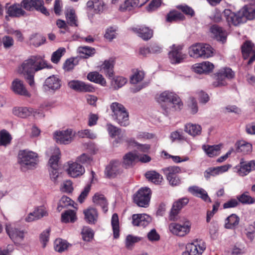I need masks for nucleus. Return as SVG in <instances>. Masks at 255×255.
I'll list each match as a JSON object with an SVG mask.
<instances>
[{
    "label": "nucleus",
    "instance_id": "nucleus-17",
    "mask_svg": "<svg viewBox=\"0 0 255 255\" xmlns=\"http://www.w3.org/2000/svg\"><path fill=\"white\" fill-rule=\"evenodd\" d=\"M212 36L217 41L224 43L227 39V32L222 27L217 24L212 25L210 28Z\"/></svg>",
    "mask_w": 255,
    "mask_h": 255
},
{
    "label": "nucleus",
    "instance_id": "nucleus-63",
    "mask_svg": "<svg viewBox=\"0 0 255 255\" xmlns=\"http://www.w3.org/2000/svg\"><path fill=\"white\" fill-rule=\"evenodd\" d=\"M177 8L181 10L184 14L189 15L191 17L193 16L195 14L194 10L188 5H178Z\"/></svg>",
    "mask_w": 255,
    "mask_h": 255
},
{
    "label": "nucleus",
    "instance_id": "nucleus-45",
    "mask_svg": "<svg viewBox=\"0 0 255 255\" xmlns=\"http://www.w3.org/2000/svg\"><path fill=\"white\" fill-rule=\"evenodd\" d=\"M201 49V43H197L192 45L189 48L188 53L189 55L193 58H200Z\"/></svg>",
    "mask_w": 255,
    "mask_h": 255
},
{
    "label": "nucleus",
    "instance_id": "nucleus-25",
    "mask_svg": "<svg viewBox=\"0 0 255 255\" xmlns=\"http://www.w3.org/2000/svg\"><path fill=\"white\" fill-rule=\"evenodd\" d=\"M22 8L21 1L20 3H14L10 5L7 10V14L10 17H19L24 16L26 12Z\"/></svg>",
    "mask_w": 255,
    "mask_h": 255
},
{
    "label": "nucleus",
    "instance_id": "nucleus-7",
    "mask_svg": "<svg viewBox=\"0 0 255 255\" xmlns=\"http://www.w3.org/2000/svg\"><path fill=\"white\" fill-rule=\"evenodd\" d=\"M75 133L72 129L56 131L54 133V138L56 142L67 144L72 141Z\"/></svg>",
    "mask_w": 255,
    "mask_h": 255
},
{
    "label": "nucleus",
    "instance_id": "nucleus-22",
    "mask_svg": "<svg viewBox=\"0 0 255 255\" xmlns=\"http://www.w3.org/2000/svg\"><path fill=\"white\" fill-rule=\"evenodd\" d=\"M115 64L114 59L111 58L105 60L101 65V70L109 78H113L114 75V68Z\"/></svg>",
    "mask_w": 255,
    "mask_h": 255
},
{
    "label": "nucleus",
    "instance_id": "nucleus-51",
    "mask_svg": "<svg viewBox=\"0 0 255 255\" xmlns=\"http://www.w3.org/2000/svg\"><path fill=\"white\" fill-rule=\"evenodd\" d=\"M144 77V73L137 69L133 71V74L130 77V82L132 84H137L141 82L143 79Z\"/></svg>",
    "mask_w": 255,
    "mask_h": 255
},
{
    "label": "nucleus",
    "instance_id": "nucleus-60",
    "mask_svg": "<svg viewBox=\"0 0 255 255\" xmlns=\"http://www.w3.org/2000/svg\"><path fill=\"white\" fill-rule=\"evenodd\" d=\"M239 206V202L237 198H231L226 202L223 204L224 209L234 208Z\"/></svg>",
    "mask_w": 255,
    "mask_h": 255
},
{
    "label": "nucleus",
    "instance_id": "nucleus-34",
    "mask_svg": "<svg viewBox=\"0 0 255 255\" xmlns=\"http://www.w3.org/2000/svg\"><path fill=\"white\" fill-rule=\"evenodd\" d=\"M236 151L244 154L250 153L252 151V145L244 140L239 141L236 143Z\"/></svg>",
    "mask_w": 255,
    "mask_h": 255
},
{
    "label": "nucleus",
    "instance_id": "nucleus-41",
    "mask_svg": "<svg viewBox=\"0 0 255 255\" xmlns=\"http://www.w3.org/2000/svg\"><path fill=\"white\" fill-rule=\"evenodd\" d=\"M111 225L114 238L118 239L120 236V226L118 215L114 213L112 217Z\"/></svg>",
    "mask_w": 255,
    "mask_h": 255
},
{
    "label": "nucleus",
    "instance_id": "nucleus-12",
    "mask_svg": "<svg viewBox=\"0 0 255 255\" xmlns=\"http://www.w3.org/2000/svg\"><path fill=\"white\" fill-rule=\"evenodd\" d=\"M122 172L121 163L118 161H112L107 165L105 170V174L109 178H115Z\"/></svg>",
    "mask_w": 255,
    "mask_h": 255
},
{
    "label": "nucleus",
    "instance_id": "nucleus-64",
    "mask_svg": "<svg viewBox=\"0 0 255 255\" xmlns=\"http://www.w3.org/2000/svg\"><path fill=\"white\" fill-rule=\"evenodd\" d=\"M105 3L103 0H95L94 11L100 13L104 9Z\"/></svg>",
    "mask_w": 255,
    "mask_h": 255
},
{
    "label": "nucleus",
    "instance_id": "nucleus-6",
    "mask_svg": "<svg viewBox=\"0 0 255 255\" xmlns=\"http://www.w3.org/2000/svg\"><path fill=\"white\" fill-rule=\"evenodd\" d=\"M44 5L43 0H22L21 1V5L26 10L29 11L36 10L48 16L49 15V12Z\"/></svg>",
    "mask_w": 255,
    "mask_h": 255
},
{
    "label": "nucleus",
    "instance_id": "nucleus-53",
    "mask_svg": "<svg viewBox=\"0 0 255 255\" xmlns=\"http://www.w3.org/2000/svg\"><path fill=\"white\" fill-rule=\"evenodd\" d=\"M127 82V79L122 76H117L112 81V85L115 89H118L123 87Z\"/></svg>",
    "mask_w": 255,
    "mask_h": 255
},
{
    "label": "nucleus",
    "instance_id": "nucleus-26",
    "mask_svg": "<svg viewBox=\"0 0 255 255\" xmlns=\"http://www.w3.org/2000/svg\"><path fill=\"white\" fill-rule=\"evenodd\" d=\"M65 14L67 24L71 26H78V17L75 9L73 7H69L65 10Z\"/></svg>",
    "mask_w": 255,
    "mask_h": 255
},
{
    "label": "nucleus",
    "instance_id": "nucleus-57",
    "mask_svg": "<svg viewBox=\"0 0 255 255\" xmlns=\"http://www.w3.org/2000/svg\"><path fill=\"white\" fill-rule=\"evenodd\" d=\"M78 51L80 53H82L86 55L85 58L92 56L95 53V49L89 46H81L78 48Z\"/></svg>",
    "mask_w": 255,
    "mask_h": 255
},
{
    "label": "nucleus",
    "instance_id": "nucleus-3",
    "mask_svg": "<svg viewBox=\"0 0 255 255\" xmlns=\"http://www.w3.org/2000/svg\"><path fill=\"white\" fill-rule=\"evenodd\" d=\"M18 162L23 170L32 169L36 167L38 162V154L36 152L26 149L19 150Z\"/></svg>",
    "mask_w": 255,
    "mask_h": 255
},
{
    "label": "nucleus",
    "instance_id": "nucleus-8",
    "mask_svg": "<svg viewBox=\"0 0 255 255\" xmlns=\"http://www.w3.org/2000/svg\"><path fill=\"white\" fill-rule=\"evenodd\" d=\"M189 200L187 197H183L175 201L171 209L169 219L170 221H175L178 219V214L181 210L189 203Z\"/></svg>",
    "mask_w": 255,
    "mask_h": 255
},
{
    "label": "nucleus",
    "instance_id": "nucleus-38",
    "mask_svg": "<svg viewBox=\"0 0 255 255\" xmlns=\"http://www.w3.org/2000/svg\"><path fill=\"white\" fill-rule=\"evenodd\" d=\"M202 128L200 125L191 123L187 124L185 126V131L190 135L195 136L200 135Z\"/></svg>",
    "mask_w": 255,
    "mask_h": 255
},
{
    "label": "nucleus",
    "instance_id": "nucleus-11",
    "mask_svg": "<svg viewBox=\"0 0 255 255\" xmlns=\"http://www.w3.org/2000/svg\"><path fill=\"white\" fill-rule=\"evenodd\" d=\"M132 31L142 39L147 41L151 38L153 34V30L145 25H137L131 28Z\"/></svg>",
    "mask_w": 255,
    "mask_h": 255
},
{
    "label": "nucleus",
    "instance_id": "nucleus-46",
    "mask_svg": "<svg viewBox=\"0 0 255 255\" xmlns=\"http://www.w3.org/2000/svg\"><path fill=\"white\" fill-rule=\"evenodd\" d=\"M184 19V15L180 12L176 10L170 11L166 16V21L169 22L183 20Z\"/></svg>",
    "mask_w": 255,
    "mask_h": 255
},
{
    "label": "nucleus",
    "instance_id": "nucleus-14",
    "mask_svg": "<svg viewBox=\"0 0 255 255\" xmlns=\"http://www.w3.org/2000/svg\"><path fill=\"white\" fill-rule=\"evenodd\" d=\"M48 214L46 209L44 206H38L35 208L33 212L28 214L25 220L27 222H33L47 216Z\"/></svg>",
    "mask_w": 255,
    "mask_h": 255
},
{
    "label": "nucleus",
    "instance_id": "nucleus-9",
    "mask_svg": "<svg viewBox=\"0 0 255 255\" xmlns=\"http://www.w3.org/2000/svg\"><path fill=\"white\" fill-rule=\"evenodd\" d=\"M169 229L173 234L183 237L189 233L190 224L188 221L184 222L183 224L172 223L169 224Z\"/></svg>",
    "mask_w": 255,
    "mask_h": 255
},
{
    "label": "nucleus",
    "instance_id": "nucleus-59",
    "mask_svg": "<svg viewBox=\"0 0 255 255\" xmlns=\"http://www.w3.org/2000/svg\"><path fill=\"white\" fill-rule=\"evenodd\" d=\"M190 112L192 114H195L198 111V104L196 100L193 97H190L188 104Z\"/></svg>",
    "mask_w": 255,
    "mask_h": 255
},
{
    "label": "nucleus",
    "instance_id": "nucleus-18",
    "mask_svg": "<svg viewBox=\"0 0 255 255\" xmlns=\"http://www.w3.org/2000/svg\"><path fill=\"white\" fill-rule=\"evenodd\" d=\"M5 230L9 238L14 242L21 241L23 239L24 233L11 225H6Z\"/></svg>",
    "mask_w": 255,
    "mask_h": 255
},
{
    "label": "nucleus",
    "instance_id": "nucleus-47",
    "mask_svg": "<svg viewBox=\"0 0 255 255\" xmlns=\"http://www.w3.org/2000/svg\"><path fill=\"white\" fill-rule=\"evenodd\" d=\"M239 204H252L255 202V199L249 195V192H245L237 196Z\"/></svg>",
    "mask_w": 255,
    "mask_h": 255
},
{
    "label": "nucleus",
    "instance_id": "nucleus-21",
    "mask_svg": "<svg viewBox=\"0 0 255 255\" xmlns=\"http://www.w3.org/2000/svg\"><path fill=\"white\" fill-rule=\"evenodd\" d=\"M181 47L178 46L175 47L169 52V58L172 64H178L183 61L186 58V55L181 52Z\"/></svg>",
    "mask_w": 255,
    "mask_h": 255
},
{
    "label": "nucleus",
    "instance_id": "nucleus-32",
    "mask_svg": "<svg viewBox=\"0 0 255 255\" xmlns=\"http://www.w3.org/2000/svg\"><path fill=\"white\" fill-rule=\"evenodd\" d=\"M239 222V217L236 214H232L225 219L224 227L227 229H234Z\"/></svg>",
    "mask_w": 255,
    "mask_h": 255
},
{
    "label": "nucleus",
    "instance_id": "nucleus-40",
    "mask_svg": "<svg viewBox=\"0 0 255 255\" xmlns=\"http://www.w3.org/2000/svg\"><path fill=\"white\" fill-rule=\"evenodd\" d=\"M162 170L163 174L166 176L167 179L177 176L178 173L181 172V168L179 166H177L167 167L163 168Z\"/></svg>",
    "mask_w": 255,
    "mask_h": 255
},
{
    "label": "nucleus",
    "instance_id": "nucleus-30",
    "mask_svg": "<svg viewBox=\"0 0 255 255\" xmlns=\"http://www.w3.org/2000/svg\"><path fill=\"white\" fill-rule=\"evenodd\" d=\"M240 14L244 22L246 21L245 19L253 20L255 18V8L251 5H245L240 10Z\"/></svg>",
    "mask_w": 255,
    "mask_h": 255
},
{
    "label": "nucleus",
    "instance_id": "nucleus-52",
    "mask_svg": "<svg viewBox=\"0 0 255 255\" xmlns=\"http://www.w3.org/2000/svg\"><path fill=\"white\" fill-rule=\"evenodd\" d=\"M73 201L68 197L63 196L60 200L57 209L60 212L63 208L72 205Z\"/></svg>",
    "mask_w": 255,
    "mask_h": 255
},
{
    "label": "nucleus",
    "instance_id": "nucleus-5",
    "mask_svg": "<svg viewBox=\"0 0 255 255\" xmlns=\"http://www.w3.org/2000/svg\"><path fill=\"white\" fill-rule=\"evenodd\" d=\"M151 194L149 188L141 187L133 195V202L139 207L146 208L149 205Z\"/></svg>",
    "mask_w": 255,
    "mask_h": 255
},
{
    "label": "nucleus",
    "instance_id": "nucleus-13",
    "mask_svg": "<svg viewBox=\"0 0 255 255\" xmlns=\"http://www.w3.org/2000/svg\"><path fill=\"white\" fill-rule=\"evenodd\" d=\"M224 14L229 25L237 26L241 23L244 22L243 17L240 14V11L237 14L232 12L230 9H226L224 11Z\"/></svg>",
    "mask_w": 255,
    "mask_h": 255
},
{
    "label": "nucleus",
    "instance_id": "nucleus-54",
    "mask_svg": "<svg viewBox=\"0 0 255 255\" xmlns=\"http://www.w3.org/2000/svg\"><path fill=\"white\" fill-rule=\"evenodd\" d=\"M141 238L139 237L128 235L127 236L126 239V247L128 249H131L135 243L139 242Z\"/></svg>",
    "mask_w": 255,
    "mask_h": 255
},
{
    "label": "nucleus",
    "instance_id": "nucleus-2",
    "mask_svg": "<svg viewBox=\"0 0 255 255\" xmlns=\"http://www.w3.org/2000/svg\"><path fill=\"white\" fill-rule=\"evenodd\" d=\"M52 66L40 56H31L24 60L19 67V72L24 75L34 74L36 72L44 68L50 69Z\"/></svg>",
    "mask_w": 255,
    "mask_h": 255
},
{
    "label": "nucleus",
    "instance_id": "nucleus-56",
    "mask_svg": "<svg viewBox=\"0 0 255 255\" xmlns=\"http://www.w3.org/2000/svg\"><path fill=\"white\" fill-rule=\"evenodd\" d=\"M77 135L80 138L87 137L90 139H94L96 137V134L89 129L79 130L77 132Z\"/></svg>",
    "mask_w": 255,
    "mask_h": 255
},
{
    "label": "nucleus",
    "instance_id": "nucleus-33",
    "mask_svg": "<svg viewBox=\"0 0 255 255\" xmlns=\"http://www.w3.org/2000/svg\"><path fill=\"white\" fill-rule=\"evenodd\" d=\"M93 202L97 204L100 205L104 213H106L108 210L107 200L104 195L101 194L99 193L95 194L93 197Z\"/></svg>",
    "mask_w": 255,
    "mask_h": 255
},
{
    "label": "nucleus",
    "instance_id": "nucleus-1",
    "mask_svg": "<svg viewBox=\"0 0 255 255\" xmlns=\"http://www.w3.org/2000/svg\"><path fill=\"white\" fill-rule=\"evenodd\" d=\"M157 101L160 103L162 112L165 115L180 110L183 107V103L180 97L176 94L169 91L161 93Z\"/></svg>",
    "mask_w": 255,
    "mask_h": 255
},
{
    "label": "nucleus",
    "instance_id": "nucleus-16",
    "mask_svg": "<svg viewBox=\"0 0 255 255\" xmlns=\"http://www.w3.org/2000/svg\"><path fill=\"white\" fill-rule=\"evenodd\" d=\"M11 88L16 94L28 98L31 97V94L26 89L23 82L18 79H16L12 81Z\"/></svg>",
    "mask_w": 255,
    "mask_h": 255
},
{
    "label": "nucleus",
    "instance_id": "nucleus-44",
    "mask_svg": "<svg viewBox=\"0 0 255 255\" xmlns=\"http://www.w3.org/2000/svg\"><path fill=\"white\" fill-rule=\"evenodd\" d=\"M76 220V213L74 210H69L62 214L61 221L64 223H74Z\"/></svg>",
    "mask_w": 255,
    "mask_h": 255
},
{
    "label": "nucleus",
    "instance_id": "nucleus-39",
    "mask_svg": "<svg viewBox=\"0 0 255 255\" xmlns=\"http://www.w3.org/2000/svg\"><path fill=\"white\" fill-rule=\"evenodd\" d=\"M202 148L208 156L212 157L219 154L221 145L220 144L213 145H204Z\"/></svg>",
    "mask_w": 255,
    "mask_h": 255
},
{
    "label": "nucleus",
    "instance_id": "nucleus-23",
    "mask_svg": "<svg viewBox=\"0 0 255 255\" xmlns=\"http://www.w3.org/2000/svg\"><path fill=\"white\" fill-rule=\"evenodd\" d=\"M107 128L110 136L112 138H115L117 135L118 136L114 141V144H118L123 143L124 142L123 135H120L121 132V129L113 126L111 124H108L107 125Z\"/></svg>",
    "mask_w": 255,
    "mask_h": 255
},
{
    "label": "nucleus",
    "instance_id": "nucleus-58",
    "mask_svg": "<svg viewBox=\"0 0 255 255\" xmlns=\"http://www.w3.org/2000/svg\"><path fill=\"white\" fill-rule=\"evenodd\" d=\"M65 52V48H59L52 54L51 59V61L54 63H57Z\"/></svg>",
    "mask_w": 255,
    "mask_h": 255
},
{
    "label": "nucleus",
    "instance_id": "nucleus-49",
    "mask_svg": "<svg viewBox=\"0 0 255 255\" xmlns=\"http://www.w3.org/2000/svg\"><path fill=\"white\" fill-rule=\"evenodd\" d=\"M68 244L65 240L57 239L54 242V249L56 251L62 253L67 249Z\"/></svg>",
    "mask_w": 255,
    "mask_h": 255
},
{
    "label": "nucleus",
    "instance_id": "nucleus-27",
    "mask_svg": "<svg viewBox=\"0 0 255 255\" xmlns=\"http://www.w3.org/2000/svg\"><path fill=\"white\" fill-rule=\"evenodd\" d=\"M13 114L21 118H25L31 115L35 116L36 111L32 108L26 107H15L12 110Z\"/></svg>",
    "mask_w": 255,
    "mask_h": 255
},
{
    "label": "nucleus",
    "instance_id": "nucleus-10",
    "mask_svg": "<svg viewBox=\"0 0 255 255\" xmlns=\"http://www.w3.org/2000/svg\"><path fill=\"white\" fill-rule=\"evenodd\" d=\"M68 85L71 89L78 92H94L95 91L94 87L92 84H86L79 80L70 81Z\"/></svg>",
    "mask_w": 255,
    "mask_h": 255
},
{
    "label": "nucleus",
    "instance_id": "nucleus-62",
    "mask_svg": "<svg viewBox=\"0 0 255 255\" xmlns=\"http://www.w3.org/2000/svg\"><path fill=\"white\" fill-rule=\"evenodd\" d=\"M50 229H47L44 231L40 236V240L43 244V247L45 248L46 246V243L48 242L49 239Z\"/></svg>",
    "mask_w": 255,
    "mask_h": 255
},
{
    "label": "nucleus",
    "instance_id": "nucleus-4",
    "mask_svg": "<svg viewBox=\"0 0 255 255\" xmlns=\"http://www.w3.org/2000/svg\"><path fill=\"white\" fill-rule=\"evenodd\" d=\"M111 109L113 113V118L120 126L126 127L128 125V113L123 105L113 103L111 105Z\"/></svg>",
    "mask_w": 255,
    "mask_h": 255
},
{
    "label": "nucleus",
    "instance_id": "nucleus-48",
    "mask_svg": "<svg viewBox=\"0 0 255 255\" xmlns=\"http://www.w3.org/2000/svg\"><path fill=\"white\" fill-rule=\"evenodd\" d=\"M201 47H202V51L200 58L205 59L213 56V49L210 45L201 43Z\"/></svg>",
    "mask_w": 255,
    "mask_h": 255
},
{
    "label": "nucleus",
    "instance_id": "nucleus-29",
    "mask_svg": "<svg viewBox=\"0 0 255 255\" xmlns=\"http://www.w3.org/2000/svg\"><path fill=\"white\" fill-rule=\"evenodd\" d=\"M85 219L89 224H95L97 222L98 214L96 209L89 208L84 211Z\"/></svg>",
    "mask_w": 255,
    "mask_h": 255
},
{
    "label": "nucleus",
    "instance_id": "nucleus-19",
    "mask_svg": "<svg viewBox=\"0 0 255 255\" xmlns=\"http://www.w3.org/2000/svg\"><path fill=\"white\" fill-rule=\"evenodd\" d=\"M43 86L46 90L55 91L60 88L61 81L57 76L52 75L45 80Z\"/></svg>",
    "mask_w": 255,
    "mask_h": 255
},
{
    "label": "nucleus",
    "instance_id": "nucleus-50",
    "mask_svg": "<svg viewBox=\"0 0 255 255\" xmlns=\"http://www.w3.org/2000/svg\"><path fill=\"white\" fill-rule=\"evenodd\" d=\"M217 77L219 81L220 80L222 81L225 78L231 79L234 77V73L231 69L227 68L218 72L217 74Z\"/></svg>",
    "mask_w": 255,
    "mask_h": 255
},
{
    "label": "nucleus",
    "instance_id": "nucleus-20",
    "mask_svg": "<svg viewBox=\"0 0 255 255\" xmlns=\"http://www.w3.org/2000/svg\"><path fill=\"white\" fill-rule=\"evenodd\" d=\"M132 223L135 226H147L151 222V218L146 214H133L132 216Z\"/></svg>",
    "mask_w": 255,
    "mask_h": 255
},
{
    "label": "nucleus",
    "instance_id": "nucleus-43",
    "mask_svg": "<svg viewBox=\"0 0 255 255\" xmlns=\"http://www.w3.org/2000/svg\"><path fill=\"white\" fill-rule=\"evenodd\" d=\"M12 137L10 133L5 129L0 131V146H4L9 144Z\"/></svg>",
    "mask_w": 255,
    "mask_h": 255
},
{
    "label": "nucleus",
    "instance_id": "nucleus-37",
    "mask_svg": "<svg viewBox=\"0 0 255 255\" xmlns=\"http://www.w3.org/2000/svg\"><path fill=\"white\" fill-rule=\"evenodd\" d=\"M254 44L251 41H246L241 46V51L244 59L249 58L250 55L255 51Z\"/></svg>",
    "mask_w": 255,
    "mask_h": 255
},
{
    "label": "nucleus",
    "instance_id": "nucleus-28",
    "mask_svg": "<svg viewBox=\"0 0 255 255\" xmlns=\"http://www.w3.org/2000/svg\"><path fill=\"white\" fill-rule=\"evenodd\" d=\"M188 191L194 196L201 198L204 201L211 202V199L204 189L197 186H192L188 188Z\"/></svg>",
    "mask_w": 255,
    "mask_h": 255
},
{
    "label": "nucleus",
    "instance_id": "nucleus-36",
    "mask_svg": "<svg viewBox=\"0 0 255 255\" xmlns=\"http://www.w3.org/2000/svg\"><path fill=\"white\" fill-rule=\"evenodd\" d=\"M145 177L149 181L155 184L159 185L162 180V176L154 170L148 171L145 173Z\"/></svg>",
    "mask_w": 255,
    "mask_h": 255
},
{
    "label": "nucleus",
    "instance_id": "nucleus-61",
    "mask_svg": "<svg viewBox=\"0 0 255 255\" xmlns=\"http://www.w3.org/2000/svg\"><path fill=\"white\" fill-rule=\"evenodd\" d=\"M91 190V185L90 184L87 185L84 188L83 191L81 193L80 195L78 198V201L79 203H82L86 197H87L89 192Z\"/></svg>",
    "mask_w": 255,
    "mask_h": 255
},
{
    "label": "nucleus",
    "instance_id": "nucleus-55",
    "mask_svg": "<svg viewBox=\"0 0 255 255\" xmlns=\"http://www.w3.org/2000/svg\"><path fill=\"white\" fill-rule=\"evenodd\" d=\"M82 235L83 240L90 242L93 238L94 232L91 228L85 227L82 230Z\"/></svg>",
    "mask_w": 255,
    "mask_h": 255
},
{
    "label": "nucleus",
    "instance_id": "nucleus-35",
    "mask_svg": "<svg viewBox=\"0 0 255 255\" xmlns=\"http://www.w3.org/2000/svg\"><path fill=\"white\" fill-rule=\"evenodd\" d=\"M87 79L91 82L100 84L103 86L106 85L107 82L103 76L99 72L94 71L87 75Z\"/></svg>",
    "mask_w": 255,
    "mask_h": 255
},
{
    "label": "nucleus",
    "instance_id": "nucleus-15",
    "mask_svg": "<svg viewBox=\"0 0 255 255\" xmlns=\"http://www.w3.org/2000/svg\"><path fill=\"white\" fill-rule=\"evenodd\" d=\"M67 172L71 177L76 178L82 175L85 173V168L77 162L69 161Z\"/></svg>",
    "mask_w": 255,
    "mask_h": 255
},
{
    "label": "nucleus",
    "instance_id": "nucleus-31",
    "mask_svg": "<svg viewBox=\"0 0 255 255\" xmlns=\"http://www.w3.org/2000/svg\"><path fill=\"white\" fill-rule=\"evenodd\" d=\"M188 255H201L205 250V247L203 245L201 246L198 244L189 243L186 247Z\"/></svg>",
    "mask_w": 255,
    "mask_h": 255
},
{
    "label": "nucleus",
    "instance_id": "nucleus-24",
    "mask_svg": "<svg viewBox=\"0 0 255 255\" xmlns=\"http://www.w3.org/2000/svg\"><path fill=\"white\" fill-rule=\"evenodd\" d=\"M240 168L238 172L241 176H246L252 171L255 170V160L247 162L243 161L242 159L240 162Z\"/></svg>",
    "mask_w": 255,
    "mask_h": 255
},
{
    "label": "nucleus",
    "instance_id": "nucleus-42",
    "mask_svg": "<svg viewBox=\"0 0 255 255\" xmlns=\"http://www.w3.org/2000/svg\"><path fill=\"white\" fill-rule=\"evenodd\" d=\"M138 159V156L131 152L126 154L123 157V164L126 168L132 166L133 162Z\"/></svg>",
    "mask_w": 255,
    "mask_h": 255
}]
</instances>
